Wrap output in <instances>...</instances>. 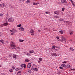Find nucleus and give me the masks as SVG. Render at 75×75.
Returning a JSON list of instances; mask_svg holds the SVG:
<instances>
[{"label":"nucleus","instance_id":"39","mask_svg":"<svg viewBox=\"0 0 75 75\" xmlns=\"http://www.w3.org/2000/svg\"><path fill=\"white\" fill-rule=\"evenodd\" d=\"M30 2V1H28V0L27 1V3H29Z\"/></svg>","mask_w":75,"mask_h":75},{"label":"nucleus","instance_id":"6","mask_svg":"<svg viewBox=\"0 0 75 75\" xmlns=\"http://www.w3.org/2000/svg\"><path fill=\"white\" fill-rule=\"evenodd\" d=\"M65 23H66V24H68V25H69V24H72V23L68 21H66L65 22Z\"/></svg>","mask_w":75,"mask_h":75},{"label":"nucleus","instance_id":"30","mask_svg":"<svg viewBox=\"0 0 75 75\" xmlns=\"http://www.w3.org/2000/svg\"><path fill=\"white\" fill-rule=\"evenodd\" d=\"M73 7H75V5L74 4V2H72V3H71Z\"/></svg>","mask_w":75,"mask_h":75},{"label":"nucleus","instance_id":"16","mask_svg":"<svg viewBox=\"0 0 75 75\" xmlns=\"http://www.w3.org/2000/svg\"><path fill=\"white\" fill-rule=\"evenodd\" d=\"M33 70L34 71H38V69L37 68H34L33 69Z\"/></svg>","mask_w":75,"mask_h":75},{"label":"nucleus","instance_id":"48","mask_svg":"<svg viewBox=\"0 0 75 75\" xmlns=\"http://www.w3.org/2000/svg\"><path fill=\"white\" fill-rule=\"evenodd\" d=\"M56 38L57 39H59V37H56Z\"/></svg>","mask_w":75,"mask_h":75},{"label":"nucleus","instance_id":"46","mask_svg":"<svg viewBox=\"0 0 75 75\" xmlns=\"http://www.w3.org/2000/svg\"><path fill=\"white\" fill-rule=\"evenodd\" d=\"M59 68L60 69H63V67H60Z\"/></svg>","mask_w":75,"mask_h":75},{"label":"nucleus","instance_id":"31","mask_svg":"<svg viewBox=\"0 0 75 75\" xmlns=\"http://www.w3.org/2000/svg\"><path fill=\"white\" fill-rule=\"evenodd\" d=\"M3 15L2 13L0 14V17H3Z\"/></svg>","mask_w":75,"mask_h":75},{"label":"nucleus","instance_id":"51","mask_svg":"<svg viewBox=\"0 0 75 75\" xmlns=\"http://www.w3.org/2000/svg\"><path fill=\"white\" fill-rule=\"evenodd\" d=\"M70 1H71V3H72V2H73V1H72V0H70Z\"/></svg>","mask_w":75,"mask_h":75},{"label":"nucleus","instance_id":"27","mask_svg":"<svg viewBox=\"0 0 75 75\" xmlns=\"http://www.w3.org/2000/svg\"><path fill=\"white\" fill-rule=\"evenodd\" d=\"M15 47H16V46L13 47L12 48V49H13V50H16V48Z\"/></svg>","mask_w":75,"mask_h":75},{"label":"nucleus","instance_id":"35","mask_svg":"<svg viewBox=\"0 0 75 75\" xmlns=\"http://www.w3.org/2000/svg\"><path fill=\"white\" fill-rule=\"evenodd\" d=\"M39 60L40 61H42V58H39Z\"/></svg>","mask_w":75,"mask_h":75},{"label":"nucleus","instance_id":"1","mask_svg":"<svg viewBox=\"0 0 75 75\" xmlns=\"http://www.w3.org/2000/svg\"><path fill=\"white\" fill-rule=\"evenodd\" d=\"M11 47H16V46H15V44L14 43V42H11Z\"/></svg>","mask_w":75,"mask_h":75},{"label":"nucleus","instance_id":"22","mask_svg":"<svg viewBox=\"0 0 75 75\" xmlns=\"http://www.w3.org/2000/svg\"><path fill=\"white\" fill-rule=\"evenodd\" d=\"M61 65H62V67H65V66H66V65H65V64H62Z\"/></svg>","mask_w":75,"mask_h":75},{"label":"nucleus","instance_id":"47","mask_svg":"<svg viewBox=\"0 0 75 75\" xmlns=\"http://www.w3.org/2000/svg\"><path fill=\"white\" fill-rule=\"evenodd\" d=\"M12 30L13 31H14V30H15L14 29V28H13L12 29Z\"/></svg>","mask_w":75,"mask_h":75},{"label":"nucleus","instance_id":"56","mask_svg":"<svg viewBox=\"0 0 75 75\" xmlns=\"http://www.w3.org/2000/svg\"><path fill=\"white\" fill-rule=\"evenodd\" d=\"M1 65H0V67H1Z\"/></svg>","mask_w":75,"mask_h":75},{"label":"nucleus","instance_id":"15","mask_svg":"<svg viewBox=\"0 0 75 75\" xmlns=\"http://www.w3.org/2000/svg\"><path fill=\"white\" fill-rule=\"evenodd\" d=\"M59 33L60 34H62L64 33V32L62 30H60L59 31Z\"/></svg>","mask_w":75,"mask_h":75},{"label":"nucleus","instance_id":"53","mask_svg":"<svg viewBox=\"0 0 75 75\" xmlns=\"http://www.w3.org/2000/svg\"><path fill=\"white\" fill-rule=\"evenodd\" d=\"M40 60L38 61V62L39 63H40Z\"/></svg>","mask_w":75,"mask_h":75},{"label":"nucleus","instance_id":"49","mask_svg":"<svg viewBox=\"0 0 75 75\" xmlns=\"http://www.w3.org/2000/svg\"><path fill=\"white\" fill-rule=\"evenodd\" d=\"M71 70L74 71V70H75V69H71Z\"/></svg>","mask_w":75,"mask_h":75},{"label":"nucleus","instance_id":"38","mask_svg":"<svg viewBox=\"0 0 75 75\" xmlns=\"http://www.w3.org/2000/svg\"><path fill=\"white\" fill-rule=\"evenodd\" d=\"M0 7H3L2 4H0Z\"/></svg>","mask_w":75,"mask_h":75},{"label":"nucleus","instance_id":"24","mask_svg":"<svg viewBox=\"0 0 75 75\" xmlns=\"http://www.w3.org/2000/svg\"><path fill=\"white\" fill-rule=\"evenodd\" d=\"M2 6H3L4 7H6V4H2Z\"/></svg>","mask_w":75,"mask_h":75},{"label":"nucleus","instance_id":"44","mask_svg":"<svg viewBox=\"0 0 75 75\" xmlns=\"http://www.w3.org/2000/svg\"><path fill=\"white\" fill-rule=\"evenodd\" d=\"M31 71L28 70V72H29L30 73H31Z\"/></svg>","mask_w":75,"mask_h":75},{"label":"nucleus","instance_id":"26","mask_svg":"<svg viewBox=\"0 0 75 75\" xmlns=\"http://www.w3.org/2000/svg\"><path fill=\"white\" fill-rule=\"evenodd\" d=\"M0 41H1V42L2 44L4 43V41L3 40H1Z\"/></svg>","mask_w":75,"mask_h":75},{"label":"nucleus","instance_id":"5","mask_svg":"<svg viewBox=\"0 0 75 75\" xmlns=\"http://www.w3.org/2000/svg\"><path fill=\"white\" fill-rule=\"evenodd\" d=\"M39 2H33V5H37V4H39Z\"/></svg>","mask_w":75,"mask_h":75},{"label":"nucleus","instance_id":"55","mask_svg":"<svg viewBox=\"0 0 75 75\" xmlns=\"http://www.w3.org/2000/svg\"><path fill=\"white\" fill-rule=\"evenodd\" d=\"M17 48H18V49L19 48V47H17Z\"/></svg>","mask_w":75,"mask_h":75},{"label":"nucleus","instance_id":"43","mask_svg":"<svg viewBox=\"0 0 75 75\" xmlns=\"http://www.w3.org/2000/svg\"><path fill=\"white\" fill-rule=\"evenodd\" d=\"M46 14H49L50 13V12H45Z\"/></svg>","mask_w":75,"mask_h":75},{"label":"nucleus","instance_id":"25","mask_svg":"<svg viewBox=\"0 0 75 75\" xmlns=\"http://www.w3.org/2000/svg\"><path fill=\"white\" fill-rule=\"evenodd\" d=\"M19 41L20 42H23V41H24V40H22L20 39L19 40Z\"/></svg>","mask_w":75,"mask_h":75},{"label":"nucleus","instance_id":"9","mask_svg":"<svg viewBox=\"0 0 75 75\" xmlns=\"http://www.w3.org/2000/svg\"><path fill=\"white\" fill-rule=\"evenodd\" d=\"M19 30L20 31H23L24 30V28L23 27H21L19 28Z\"/></svg>","mask_w":75,"mask_h":75},{"label":"nucleus","instance_id":"37","mask_svg":"<svg viewBox=\"0 0 75 75\" xmlns=\"http://www.w3.org/2000/svg\"><path fill=\"white\" fill-rule=\"evenodd\" d=\"M64 10H65V8H62V11H64Z\"/></svg>","mask_w":75,"mask_h":75},{"label":"nucleus","instance_id":"23","mask_svg":"<svg viewBox=\"0 0 75 75\" xmlns=\"http://www.w3.org/2000/svg\"><path fill=\"white\" fill-rule=\"evenodd\" d=\"M25 62H28L29 61H30V60L28 59H25Z\"/></svg>","mask_w":75,"mask_h":75},{"label":"nucleus","instance_id":"32","mask_svg":"<svg viewBox=\"0 0 75 75\" xmlns=\"http://www.w3.org/2000/svg\"><path fill=\"white\" fill-rule=\"evenodd\" d=\"M9 71L10 72H13V70H12V69H10V70H9Z\"/></svg>","mask_w":75,"mask_h":75},{"label":"nucleus","instance_id":"11","mask_svg":"<svg viewBox=\"0 0 75 75\" xmlns=\"http://www.w3.org/2000/svg\"><path fill=\"white\" fill-rule=\"evenodd\" d=\"M31 64L30 63H28V66H27V67L28 68H30L31 67Z\"/></svg>","mask_w":75,"mask_h":75},{"label":"nucleus","instance_id":"18","mask_svg":"<svg viewBox=\"0 0 75 75\" xmlns=\"http://www.w3.org/2000/svg\"><path fill=\"white\" fill-rule=\"evenodd\" d=\"M34 52V51L33 50H30L29 51V52H30V54H32V53H33Z\"/></svg>","mask_w":75,"mask_h":75},{"label":"nucleus","instance_id":"45","mask_svg":"<svg viewBox=\"0 0 75 75\" xmlns=\"http://www.w3.org/2000/svg\"><path fill=\"white\" fill-rule=\"evenodd\" d=\"M64 20H63V19H60V21H63Z\"/></svg>","mask_w":75,"mask_h":75},{"label":"nucleus","instance_id":"10","mask_svg":"<svg viewBox=\"0 0 75 75\" xmlns=\"http://www.w3.org/2000/svg\"><path fill=\"white\" fill-rule=\"evenodd\" d=\"M54 14H55L58 15V14H59V11H56L54 12Z\"/></svg>","mask_w":75,"mask_h":75},{"label":"nucleus","instance_id":"3","mask_svg":"<svg viewBox=\"0 0 75 75\" xmlns=\"http://www.w3.org/2000/svg\"><path fill=\"white\" fill-rule=\"evenodd\" d=\"M30 33L31 35H34V32L33 30L32 29L30 30Z\"/></svg>","mask_w":75,"mask_h":75},{"label":"nucleus","instance_id":"17","mask_svg":"<svg viewBox=\"0 0 75 75\" xmlns=\"http://www.w3.org/2000/svg\"><path fill=\"white\" fill-rule=\"evenodd\" d=\"M21 68H16L15 70L16 71H18L19 70H20V69Z\"/></svg>","mask_w":75,"mask_h":75},{"label":"nucleus","instance_id":"21","mask_svg":"<svg viewBox=\"0 0 75 75\" xmlns=\"http://www.w3.org/2000/svg\"><path fill=\"white\" fill-rule=\"evenodd\" d=\"M8 23H4V25H5V26H6V25H8Z\"/></svg>","mask_w":75,"mask_h":75},{"label":"nucleus","instance_id":"14","mask_svg":"<svg viewBox=\"0 0 75 75\" xmlns=\"http://www.w3.org/2000/svg\"><path fill=\"white\" fill-rule=\"evenodd\" d=\"M13 58H17V55L16 54H13Z\"/></svg>","mask_w":75,"mask_h":75},{"label":"nucleus","instance_id":"33","mask_svg":"<svg viewBox=\"0 0 75 75\" xmlns=\"http://www.w3.org/2000/svg\"><path fill=\"white\" fill-rule=\"evenodd\" d=\"M21 24H20L19 25H17V27H21Z\"/></svg>","mask_w":75,"mask_h":75},{"label":"nucleus","instance_id":"59","mask_svg":"<svg viewBox=\"0 0 75 75\" xmlns=\"http://www.w3.org/2000/svg\"><path fill=\"white\" fill-rule=\"evenodd\" d=\"M1 0H0V1H1Z\"/></svg>","mask_w":75,"mask_h":75},{"label":"nucleus","instance_id":"52","mask_svg":"<svg viewBox=\"0 0 75 75\" xmlns=\"http://www.w3.org/2000/svg\"><path fill=\"white\" fill-rule=\"evenodd\" d=\"M38 31L39 32H40V31H41V30H38Z\"/></svg>","mask_w":75,"mask_h":75},{"label":"nucleus","instance_id":"34","mask_svg":"<svg viewBox=\"0 0 75 75\" xmlns=\"http://www.w3.org/2000/svg\"><path fill=\"white\" fill-rule=\"evenodd\" d=\"M12 68L13 69H15V67L14 66H12Z\"/></svg>","mask_w":75,"mask_h":75},{"label":"nucleus","instance_id":"57","mask_svg":"<svg viewBox=\"0 0 75 75\" xmlns=\"http://www.w3.org/2000/svg\"><path fill=\"white\" fill-rule=\"evenodd\" d=\"M31 69V70H32L33 69Z\"/></svg>","mask_w":75,"mask_h":75},{"label":"nucleus","instance_id":"12","mask_svg":"<svg viewBox=\"0 0 75 75\" xmlns=\"http://www.w3.org/2000/svg\"><path fill=\"white\" fill-rule=\"evenodd\" d=\"M73 33H74V32L73 31H70L69 32V34H70V35H72V34H73Z\"/></svg>","mask_w":75,"mask_h":75},{"label":"nucleus","instance_id":"36","mask_svg":"<svg viewBox=\"0 0 75 75\" xmlns=\"http://www.w3.org/2000/svg\"><path fill=\"white\" fill-rule=\"evenodd\" d=\"M55 48H60L59 47H58L57 46H55Z\"/></svg>","mask_w":75,"mask_h":75},{"label":"nucleus","instance_id":"50","mask_svg":"<svg viewBox=\"0 0 75 75\" xmlns=\"http://www.w3.org/2000/svg\"><path fill=\"white\" fill-rule=\"evenodd\" d=\"M10 31H11V32H13V30H10Z\"/></svg>","mask_w":75,"mask_h":75},{"label":"nucleus","instance_id":"40","mask_svg":"<svg viewBox=\"0 0 75 75\" xmlns=\"http://www.w3.org/2000/svg\"><path fill=\"white\" fill-rule=\"evenodd\" d=\"M66 63H67L66 61H64L63 62V64H66Z\"/></svg>","mask_w":75,"mask_h":75},{"label":"nucleus","instance_id":"19","mask_svg":"<svg viewBox=\"0 0 75 75\" xmlns=\"http://www.w3.org/2000/svg\"><path fill=\"white\" fill-rule=\"evenodd\" d=\"M24 68L25 67H26V66H25V65L24 64H22L21 66V68H23L24 67Z\"/></svg>","mask_w":75,"mask_h":75},{"label":"nucleus","instance_id":"4","mask_svg":"<svg viewBox=\"0 0 75 75\" xmlns=\"http://www.w3.org/2000/svg\"><path fill=\"white\" fill-rule=\"evenodd\" d=\"M51 55L52 56H53V57H57V54L55 53H52L51 54Z\"/></svg>","mask_w":75,"mask_h":75},{"label":"nucleus","instance_id":"54","mask_svg":"<svg viewBox=\"0 0 75 75\" xmlns=\"http://www.w3.org/2000/svg\"><path fill=\"white\" fill-rule=\"evenodd\" d=\"M8 18V17H6V18Z\"/></svg>","mask_w":75,"mask_h":75},{"label":"nucleus","instance_id":"29","mask_svg":"<svg viewBox=\"0 0 75 75\" xmlns=\"http://www.w3.org/2000/svg\"><path fill=\"white\" fill-rule=\"evenodd\" d=\"M52 49L53 50H54V49H55V46H53L52 47Z\"/></svg>","mask_w":75,"mask_h":75},{"label":"nucleus","instance_id":"41","mask_svg":"<svg viewBox=\"0 0 75 75\" xmlns=\"http://www.w3.org/2000/svg\"><path fill=\"white\" fill-rule=\"evenodd\" d=\"M25 54L26 55H29V53H25Z\"/></svg>","mask_w":75,"mask_h":75},{"label":"nucleus","instance_id":"2","mask_svg":"<svg viewBox=\"0 0 75 75\" xmlns=\"http://www.w3.org/2000/svg\"><path fill=\"white\" fill-rule=\"evenodd\" d=\"M8 22H13L14 21V19L13 18H9L8 19Z\"/></svg>","mask_w":75,"mask_h":75},{"label":"nucleus","instance_id":"28","mask_svg":"<svg viewBox=\"0 0 75 75\" xmlns=\"http://www.w3.org/2000/svg\"><path fill=\"white\" fill-rule=\"evenodd\" d=\"M67 68H69V67H70V65L68 64L67 65Z\"/></svg>","mask_w":75,"mask_h":75},{"label":"nucleus","instance_id":"7","mask_svg":"<svg viewBox=\"0 0 75 75\" xmlns=\"http://www.w3.org/2000/svg\"><path fill=\"white\" fill-rule=\"evenodd\" d=\"M61 38L62 39V40L63 41H65V42H66V41H67V40L65 39V38H64V37L63 36H61Z\"/></svg>","mask_w":75,"mask_h":75},{"label":"nucleus","instance_id":"13","mask_svg":"<svg viewBox=\"0 0 75 75\" xmlns=\"http://www.w3.org/2000/svg\"><path fill=\"white\" fill-rule=\"evenodd\" d=\"M21 74V71H18V73H17V75H20Z\"/></svg>","mask_w":75,"mask_h":75},{"label":"nucleus","instance_id":"20","mask_svg":"<svg viewBox=\"0 0 75 75\" xmlns=\"http://www.w3.org/2000/svg\"><path fill=\"white\" fill-rule=\"evenodd\" d=\"M70 49L71 51H75V50L72 47L70 48Z\"/></svg>","mask_w":75,"mask_h":75},{"label":"nucleus","instance_id":"8","mask_svg":"<svg viewBox=\"0 0 75 75\" xmlns=\"http://www.w3.org/2000/svg\"><path fill=\"white\" fill-rule=\"evenodd\" d=\"M61 3L64 4L66 3H67V1H66V0H61Z\"/></svg>","mask_w":75,"mask_h":75},{"label":"nucleus","instance_id":"58","mask_svg":"<svg viewBox=\"0 0 75 75\" xmlns=\"http://www.w3.org/2000/svg\"><path fill=\"white\" fill-rule=\"evenodd\" d=\"M36 67H37V66H36Z\"/></svg>","mask_w":75,"mask_h":75},{"label":"nucleus","instance_id":"42","mask_svg":"<svg viewBox=\"0 0 75 75\" xmlns=\"http://www.w3.org/2000/svg\"><path fill=\"white\" fill-rule=\"evenodd\" d=\"M20 1H24V0H18Z\"/></svg>","mask_w":75,"mask_h":75}]
</instances>
